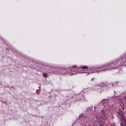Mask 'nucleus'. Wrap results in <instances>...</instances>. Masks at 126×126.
<instances>
[{
	"instance_id": "nucleus-4",
	"label": "nucleus",
	"mask_w": 126,
	"mask_h": 126,
	"mask_svg": "<svg viewBox=\"0 0 126 126\" xmlns=\"http://www.w3.org/2000/svg\"><path fill=\"white\" fill-rule=\"evenodd\" d=\"M97 70V68H92L90 69V71H91L92 70H93V71H92V72H85L84 73L85 74V75L86 76H87V75H88L90 73H92L93 72H97L98 71H96V70ZM81 73H84V72H82Z\"/></svg>"
},
{
	"instance_id": "nucleus-17",
	"label": "nucleus",
	"mask_w": 126,
	"mask_h": 126,
	"mask_svg": "<svg viewBox=\"0 0 126 126\" xmlns=\"http://www.w3.org/2000/svg\"><path fill=\"white\" fill-rule=\"evenodd\" d=\"M78 70H80V69H81V67H78Z\"/></svg>"
},
{
	"instance_id": "nucleus-24",
	"label": "nucleus",
	"mask_w": 126,
	"mask_h": 126,
	"mask_svg": "<svg viewBox=\"0 0 126 126\" xmlns=\"http://www.w3.org/2000/svg\"><path fill=\"white\" fill-rule=\"evenodd\" d=\"M38 91V90H36V92H37V91Z\"/></svg>"
},
{
	"instance_id": "nucleus-10",
	"label": "nucleus",
	"mask_w": 126,
	"mask_h": 126,
	"mask_svg": "<svg viewBox=\"0 0 126 126\" xmlns=\"http://www.w3.org/2000/svg\"><path fill=\"white\" fill-rule=\"evenodd\" d=\"M107 84H107L106 83H103L102 84V85H101L102 86V87H106L108 86V85Z\"/></svg>"
},
{
	"instance_id": "nucleus-6",
	"label": "nucleus",
	"mask_w": 126,
	"mask_h": 126,
	"mask_svg": "<svg viewBox=\"0 0 126 126\" xmlns=\"http://www.w3.org/2000/svg\"><path fill=\"white\" fill-rule=\"evenodd\" d=\"M117 113L122 118L123 117V112L121 109L119 110V111H117Z\"/></svg>"
},
{
	"instance_id": "nucleus-5",
	"label": "nucleus",
	"mask_w": 126,
	"mask_h": 126,
	"mask_svg": "<svg viewBox=\"0 0 126 126\" xmlns=\"http://www.w3.org/2000/svg\"><path fill=\"white\" fill-rule=\"evenodd\" d=\"M108 100L107 99H103L102 101H101L99 104V106H101L102 105L103 106L105 103L107 102Z\"/></svg>"
},
{
	"instance_id": "nucleus-14",
	"label": "nucleus",
	"mask_w": 126,
	"mask_h": 126,
	"mask_svg": "<svg viewBox=\"0 0 126 126\" xmlns=\"http://www.w3.org/2000/svg\"><path fill=\"white\" fill-rule=\"evenodd\" d=\"M111 126H116L115 125L114 123H112L111 124Z\"/></svg>"
},
{
	"instance_id": "nucleus-3",
	"label": "nucleus",
	"mask_w": 126,
	"mask_h": 126,
	"mask_svg": "<svg viewBox=\"0 0 126 126\" xmlns=\"http://www.w3.org/2000/svg\"><path fill=\"white\" fill-rule=\"evenodd\" d=\"M54 72L52 73H55L57 74H65L66 73V69L62 68H58L56 69H54Z\"/></svg>"
},
{
	"instance_id": "nucleus-9",
	"label": "nucleus",
	"mask_w": 126,
	"mask_h": 126,
	"mask_svg": "<svg viewBox=\"0 0 126 126\" xmlns=\"http://www.w3.org/2000/svg\"><path fill=\"white\" fill-rule=\"evenodd\" d=\"M94 125L96 126H102L100 123L99 122H96L94 123Z\"/></svg>"
},
{
	"instance_id": "nucleus-11",
	"label": "nucleus",
	"mask_w": 126,
	"mask_h": 126,
	"mask_svg": "<svg viewBox=\"0 0 126 126\" xmlns=\"http://www.w3.org/2000/svg\"><path fill=\"white\" fill-rule=\"evenodd\" d=\"M92 108V107H88L87 108V111H90L91 110V109Z\"/></svg>"
},
{
	"instance_id": "nucleus-8",
	"label": "nucleus",
	"mask_w": 126,
	"mask_h": 126,
	"mask_svg": "<svg viewBox=\"0 0 126 126\" xmlns=\"http://www.w3.org/2000/svg\"><path fill=\"white\" fill-rule=\"evenodd\" d=\"M122 62L123 63H126V54L122 58ZM126 67V64L124 65Z\"/></svg>"
},
{
	"instance_id": "nucleus-16",
	"label": "nucleus",
	"mask_w": 126,
	"mask_h": 126,
	"mask_svg": "<svg viewBox=\"0 0 126 126\" xmlns=\"http://www.w3.org/2000/svg\"><path fill=\"white\" fill-rule=\"evenodd\" d=\"M120 125L121 126H124L123 124L122 123H120Z\"/></svg>"
},
{
	"instance_id": "nucleus-19",
	"label": "nucleus",
	"mask_w": 126,
	"mask_h": 126,
	"mask_svg": "<svg viewBox=\"0 0 126 126\" xmlns=\"http://www.w3.org/2000/svg\"><path fill=\"white\" fill-rule=\"evenodd\" d=\"M76 67H77L76 66V65H74V67H74V68H76Z\"/></svg>"
},
{
	"instance_id": "nucleus-2",
	"label": "nucleus",
	"mask_w": 126,
	"mask_h": 126,
	"mask_svg": "<svg viewBox=\"0 0 126 126\" xmlns=\"http://www.w3.org/2000/svg\"><path fill=\"white\" fill-rule=\"evenodd\" d=\"M113 64H112V63H110L108 65H103L102 66L97 68V69L98 70L97 71L98 73H99V72L101 71H104L106 70H110L111 69H108V68H109L110 67V66Z\"/></svg>"
},
{
	"instance_id": "nucleus-7",
	"label": "nucleus",
	"mask_w": 126,
	"mask_h": 126,
	"mask_svg": "<svg viewBox=\"0 0 126 126\" xmlns=\"http://www.w3.org/2000/svg\"><path fill=\"white\" fill-rule=\"evenodd\" d=\"M79 119H81L83 120L85 119V115L83 114H80L79 116Z\"/></svg>"
},
{
	"instance_id": "nucleus-15",
	"label": "nucleus",
	"mask_w": 126,
	"mask_h": 126,
	"mask_svg": "<svg viewBox=\"0 0 126 126\" xmlns=\"http://www.w3.org/2000/svg\"><path fill=\"white\" fill-rule=\"evenodd\" d=\"M117 84V82H116L115 83H114L113 84V85L115 86H116Z\"/></svg>"
},
{
	"instance_id": "nucleus-20",
	"label": "nucleus",
	"mask_w": 126,
	"mask_h": 126,
	"mask_svg": "<svg viewBox=\"0 0 126 126\" xmlns=\"http://www.w3.org/2000/svg\"><path fill=\"white\" fill-rule=\"evenodd\" d=\"M94 79V78L92 79H91V80L92 81H93V80Z\"/></svg>"
},
{
	"instance_id": "nucleus-21",
	"label": "nucleus",
	"mask_w": 126,
	"mask_h": 126,
	"mask_svg": "<svg viewBox=\"0 0 126 126\" xmlns=\"http://www.w3.org/2000/svg\"><path fill=\"white\" fill-rule=\"evenodd\" d=\"M124 125H125V126H126V124H124Z\"/></svg>"
},
{
	"instance_id": "nucleus-13",
	"label": "nucleus",
	"mask_w": 126,
	"mask_h": 126,
	"mask_svg": "<svg viewBox=\"0 0 126 126\" xmlns=\"http://www.w3.org/2000/svg\"><path fill=\"white\" fill-rule=\"evenodd\" d=\"M43 76L44 77H46V76L48 75V74L47 73H42Z\"/></svg>"
},
{
	"instance_id": "nucleus-25",
	"label": "nucleus",
	"mask_w": 126,
	"mask_h": 126,
	"mask_svg": "<svg viewBox=\"0 0 126 126\" xmlns=\"http://www.w3.org/2000/svg\"><path fill=\"white\" fill-rule=\"evenodd\" d=\"M37 94H38V93H37Z\"/></svg>"
},
{
	"instance_id": "nucleus-23",
	"label": "nucleus",
	"mask_w": 126,
	"mask_h": 126,
	"mask_svg": "<svg viewBox=\"0 0 126 126\" xmlns=\"http://www.w3.org/2000/svg\"><path fill=\"white\" fill-rule=\"evenodd\" d=\"M11 88H13V86H12L11 87Z\"/></svg>"
},
{
	"instance_id": "nucleus-1",
	"label": "nucleus",
	"mask_w": 126,
	"mask_h": 126,
	"mask_svg": "<svg viewBox=\"0 0 126 126\" xmlns=\"http://www.w3.org/2000/svg\"><path fill=\"white\" fill-rule=\"evenodd\" d=\"M96 115L97 117L101 118L105 121H106L108 118L107 113L103 110H99V113H97Z\"/></svg>"
},
{
	"instance_id": "nucleus-22",
	"label": "nucleus",
	"mask_w": 126,
	"mask_h": 126,
	"mask_svg": "<svg viewBox=\"0 0 126 126\" xmlns=\"http://www.w3.org/2000/svg\"><path fill=\"white\" fill-rule=\"evenodd\" d=\"M125 122H126V119H125Z\"/></svg>"
},
{
	"instance_id": "nucleus-12",
	"label": "nucleus",
	"mask_w": 126,
	"mask_h": 126,
	"mask_svg": "<svg viewBox=\"0 0 126 126\" xmlns=\"http://www.w3.org/2000/svg\"><path fill=\"white\" fill-rule=\"evenodd\" d=\"M82 69H87L88 67L86 66H84L82 67Z\"/></svg>"
},
{
	"instance_id": "nucleus-18",
	"label": "nucleus",
	"mask_w": 126,
	"mask_h": 126,
	"mask_svg": "<svg viewBox=\"0 0 126 126\" xmlns=\"http://www.w3.org/2000/svg\"><path fill=\"white\" fill-rule=\"evenodd\" d=\"M94 110H95V109L97 108L96 107H94Z\"/></svg>"
}]
</instances>
